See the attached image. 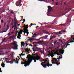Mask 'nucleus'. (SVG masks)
Wrapping results in <instances>:
<instances>
[{"label":"nucleus","mask_w":74,"mask_h":74,"mask_svg":"<svg viewBox=\"0 0 74 74\" xmlns=\"http://www.w3.org/2000/svg\"><path fill=\"white\" fill-rule=\"evenodd\" d=\"M30 55H29L27 56V58H29L30 57Z\"/></svg>","instance_id":"obj_35"},{"label":"nucleus","mask_w":74,"mask_h":74,"mask_svg":"<svg viewBox=\"0 0 74 74\" xmlns=\"http://www.w3.org/2000/svg\"><path fill=\"white\" fill-rule=\"evenodd\" d=\"M74 42V41H70V42Z\"/></svg>","instance_id":"obj_51"},{"label":"nucleus","mask_w":74,"mask_h":74,"mask_svg":"<svg viewBox=\"0 0 74 74\" xmlns=\"http://www.w3.org/2000/svg\"><path fill=\"white\" fill-rule=\"evenodd\" d=\"M68 45H70V44H67L66 45V47H67V46H68Z\"/></svg>","instance_id":"obj_30"},{"label":"nucleus","mask_w":74,"mask_h":74,"mask_svg":"<svg viewBox=\"0 0 74 74\" xmlns=\"http://www.w3.org/2000/svg\"><path fill=\"white\" fill-rule=\"evenodd\" d=\"M33 40V38H31V39H29V40Z\"/></svg>","instance_id":"obj_36"},{"label":"nucleus","mask_w":74,"mask_h":74,"mask_svg":"<svg viewBox=\"0 0 74 74\" xmlns=\"http://www.w3.org/2000/svg\"><path fill=\"white\" fill-rule=\"evenodd\" d=\"M3 20H1V23H3Z\"/></svg>","instance_id":"obj_43"},{"label":"nucleus","mask_w":74,"mask_h":74,"mask_svg":"<svg viewBox=\"0 0 74 74\" xmlns=\"http://www.w3.org/2000/svg\"><path fill=\"white\" fill-rule=\"evenodd\" d=\"M17 27L16 26H14V30H15V29H16Z\"/></svg>","instance_id":"obj_24"},{"label":"nucleus","mask_w":74,"mask_h":74,"mask_svg":"<svg viewBox=\"0 0 74 74\" xmlns=\"http://www.w3.org/2000/svg\"><path fill=\"white\" fill-rule=\"evenodd\" d=\"M27 36H28V34L27 33Z\"/></svg>","instance_id":"obj_64"},{"label":"nucleus","mask_w":74,"mask_h":74,"mask_svg":"<svg viewBox=\"0 0 74 74\" xmlns=\"http://www.w3.org/2000/svg\"><path fill=\"white\" fill-rule=\"evenodd\" d=\"M52 25L53 24H57V21H55L54 22L52 23Z\"/></svg>","instance_id":"obj_19"},{"label":"nucleus","mask_w":74,"mask_h":74,"mask_svg":"<svg viewBox=\"0 0 74 74\" xmlns=\"http://www.w3.org/2000/svg\"><path fill=\"white\" fill-rule=\"evenodd\" d=\"M14 21H16V18H14Z\"/></svg>","instance_id":"obj_48"},{"label":"nucleus","mask_w":74,"mask_h":74,"mask_svg":"<svg viewBox=\"0 0 74 74\" xmlns=\"http://www.w3.org/2000/svg\"><path fill=\"white\" fill-rule=\"evenodd\" d=\"M48 13H49L52 10V7H51L50 6H48Z\"/></svg>","instance_id":"obj_7"},{"label":"nucleus","mask_w":74,"mask_h":74,"mask_svg":"<svg viewBox=\"0 0 74 74\" xmlns=\"http://www.w3.org/2000/svg\"><path fill=\"white\" fill-rule=\"evenodd\" d=\"M56 52H57V53L58 52H59L60 53V54H62V55H63V53H64V51L62 50V49H57L56 50Z\"/></svg>","instance_id":"obj_4"},{"label":"nucleus","mask_w":74,"mask_h":74,"mask_svg":"<svg viewBox=\"0 0 74 74\" xmlns=\"http://www.w3.org/2000/svg\"><path fill=\"white\" fill-rule=\"evenodd\" d=\"M24 45L25 43H24V42H21V47H22V46L23 47H24Z\"/></svg>","instance_id":"obj_10"},{"label":"nucleus","mask_w":74,"mask_h":74,"mask_svg":"<svg viewBox=\"0 0 74 74\" xmlns=\"http://www.w3.org/2000/svg\"><path fill=\"white\" fill-rule=\"evenodd\" d=\"M23 32H24V34H25V32L23 31Z\"/></svg>","instance_id":"obj_58"},{"label":"nucleus","mask_w":74,"mask_h":74,"mask_svg":"<svg viewBox=\"0 0 74 74\" xmlns=\"http://www.w3.org/2000/svg\"><path fill=\"white\" fill-rule=\"evenodd\" d=\"M28 45V44H26V47H27V46Z\"/></svg>","instance_id":"obj_52"},{"label":"nucleus","mask_w":74,"mask_h":74,"mask_svg":"<svg viewBox=\"0 0 74 74\" xmlns=\"http://www.w3.org/2000/svg\"><path fill=\"white\" fill-rule=\"evenodd\" d=\"M46 34H49V35H50V34H49V33H46Z\"/></svg>","instance_id":"obj_42"},{"label":"nucleus","mask_w":74,"mask_h":74,"mask_svg":"<svg viewBox=\"0 0 74 74\" xmlns=\"http://www.w3.org/2000/svg\"><path fill=\"white\" fill-rule=\"evenodd\" d=\"M5 40H6V39L5 38H4L3 39V41L1 43V44H2V43H3V42H5V41H5Z\"/></svg>","instance_id":"obj_20"},{"label":"nucleus","mask_w":74,"mask_h":74,"mask_svg":"<svg viewBox=\"0 0 74 74\" xmlns=\"http://www.w3.org/2000/svg\"><path fill=\"white\" fill-rule=\"evenodd\" d=\"M57 41H55L54 42V44H56V42H57Z\"/></svg>","instance_id":"obj_27"},{"label":"nucleus","mask_w":74,"mask_h":74,"mask_svg":"<svg viewBox=\"0 0 74 74\" xmlns=\"http://www.w3.org/2000/svg\"><path fill=\"white\" fill-rule=\"evenodd\" d=\"M10 63V64H12V63H13V61H8L7 62V63Z\"/></svg>","instance_id":"obj_14"},{"label":"nucleus","mask_w":74,"mask_h":74,"mask_svg":"<svg viewBox=\"0 0 74 74\" xmlns=\"http://www.w3.org/2000/svg\"><path fill=\"white\" fill-rule=\"evenodd\" d=\"M57 33L56 32H53L52 34H53V35L52 37H51L50 39V40H51V39L52 38H56V36L57 35V34H56Z\"/></svg>","instance_id":"obj_6"},{"label":"nucleus","mask_w":74,"mask_h":74,"mask_svg":"<svg viewBox=\"0 0 74 74\" xmlns=\"http://www.w3.org/2000/svg\"><path fill=\"white\" fill-rule=\"evenodd\" d=\"M15 27V26H13L12 27V29H13V28H14V27Z\"/></svg>","instance_id":"obj_39"},{"label":"nucleus","mask_w":74,"mask_h":74,"mask_svg":"<svg viewBox=\"0 0 74 74\" xmlns=\"http://www.w3.org/2000/svg\"><path fill=\"white\" fill-rule=\"evenodd\" d=\"M1 18H2L1 16H0V20H1Z\"/></svg>","instance_id":"obj_47"},{"label":"nucleus","mask_w":74,"mask_h":74,"mask_svg":"<svg viewBox=\"0 0 74 74\" xmlns=\"http://www.w3.org/2000/svg\"><path fill=\"white\" fill-rule=\"evenodd\" d=\"M32 50H33V51H34V52H33V53H32L33 54V53H35V51H35L34 50V48H32Z\"/></svg>","instance_id":"obj_25"},{"label":"nucleus","mask_w":74,"mask_h":74,"mask_svg":"<svg viewBox=\"0 0 74 74\" xmlns=\"http://www.w3.org/2000/svg\"><path fill=\"white\" fill-rule=\"evenodd\" d=\"M40 59V57L38 56H36L34 57L33 59L32 58H29L28 61H26V60H25L24 59H21V60L22 61V59L23 60V62H24L21 63V64H25L24 65L25 67H26L27 66H29L30 63L32 62L33 60H34V62H36V60H38L39 59Z\"/></svg>","instance_id":"obj_1"},{"label":"nucleus","mask_w":74,"mask_h":74,"mask_svg":"<svg viewBox=\"0 0 74 74\" xmlns=\"http://www.w3.org/2000/svg\"><path fill=\"white\" fill-rule=\"evenodd\" d=\"M26 52H27V53H29V51H27V50H26Z\"/></svg>","instance_id":"obj_41"},{"label":"nucleus","mask_w":74,"mask_h":74,"mask_svg":"<svg viewBox=\"0 0 74 74\" xmlns=\"http://www.w3.org/2000/svg\"><path fill=\"white\" fill-rule=\"evenodd\" d=\"M20 32V33H22L23 32V31H21Z\"/></svg>","instance_id":"obj_33"},{"label":"nucleus","mask_w":74,"mask_h":74,"mask_svg":"<svg viewBox=\"0 0 74 74\" xmlns=\"http://www.w3.org/2000/svg\"><path fill=\"white\" fill-rule=\"evenodd\" d=\"M18 31H17L16 32V33L15 34V36H17V34H18Z\"/></svg>","instance_id":"obj_18"},{"label":"nucleus","mask_w":74,"mask_h":74,"mask_svg":"<svg viewBox=\"0 0 74 74\" xmlns=\"http://www.w3.org/2000/svg\"><path fill=\"white\" fill-rule=\"evenodd\" d=\"M37 55V53H36L35 54H34L33 53L32 54V56H36Z\"/></svg>","instance_id":"obj_22"},{"label":"nucleus","mask_w":74,"mask_h":74,"mask_svg":"<svg viewBox=\"0 0 74 74\" xmlns=\"http://www.w3.org/2000/svg\"><path fill=\"white\" fill-rule=\"evenodd\" d=\"M3 12H5L3 11V12H1V13H3Z\"/></svg>","instance_id":"obj_50"},{"label":"nucleus","mask_w":74,"mask_h":74,"mask_svg":"<svg viewBox=\"0 0 74 74\" xmlns=\"http://www.w3.org/2000/svg\"><path fill=\"white\" fill-rule=\"evenodd\" d=\"M51 62L52 63V64H57V65H59V63H56V62H55L53 61V62L51 61Z\"/></svg>","instance_id":"obj_12"},{"label":"nucleus","mask_w":74,"mask_h":74,"mask_svg":"<svg viewBox=\"0 0 74 74\" xmlns=\"http://www.w3.org/2000/svg\"><path fill=\"white\" fill-rule=\"evenodd\" d=\"M8 28H7L6 29L7 30H8Z\"/></svg>","instance_id":"obj_59"},{"label":"nucleus","mask_w":74,"mask_h":74,"mask_svg":"<svg viewBox=\"0 0 74 74\" xmlns=\"http://www.w3.org/2000/svg\"><path fill=\"white\" fill-rule=\"evenodd\" d=\"M52 47H53V46H51V47H49V48H50V49H52Z\"/></svg>","instance_id":"obj_32"},{"label":"nucleus","mask_w":74,"mask_h":74,"mask_svg":"<svg viewBox=\"0 0 74 74\" xmlns=\"http://www.w3.org/2000/svg\"><path fill=\"white\" fill-rule=\"evenodd\" d=\"M20 55V56H21L23 55V53H21V55Z\"/></svg>","instance_id":"obj_40"},{"label":"nucleus","mask_w":74,"mask_h":74,"mask_svg":"<svg viewBox=\"0 0 74 74\" xmlns=\"http://www.w3.org/2000/svg\"><path fill=\"white\" fill-rule=\"evenodd\" d=\"M18 59V58H16V60H15V59H14V60H13L14 62H15V63H17V64H18V61H19V59H18V60H17Z\"/></svg>","instance_id":"obj_9"},{"label":"nucleus","mask_w":74,"mask_h":74,"mask_svg":"<svg viewBox=\"0 0 74 74\" xmlns=\"http://www.w3.org/2000/svg\"><path fill=\"white\" fill-rule=\"evenodd\" d=\"M12 22H14V20L13 19H12Z\"/></svg>","instance_id":"obj_57"},{"label":"nucleus","mask_w":74,"mask_h":74,"mask_svg":"<svg viewBox=\"0 0 74 74\" xmlns=\"http://www.w3.org/2000/svg\"><path fill=\"white\" fill-rule=\"evenodd\" d=\"M38 1H43L41 0H38Z\"/></svg>","instance_id":"obj_44"},{"label":"nucleus","mask_w":74,"mask_h":74,"mask_svg":"<svg viewBox=\"0 0 74 74\" xmlns=\"http://www.w3.org/2000/svg\"><path fill=\"white\" fill-rule=\"evenodd\" d=\"M1 66H2V67H4V64H1Z\"/></svg>","instance_id":"obj_21"},{"label":"nucleus","mask_w":74,"mask_h":74,"mask_svg":"<svg viewBox=\"0 0 74 74\" xmlns=\"http://www.w3.org/2000/svg\"><path fill=\"white\" fill-rule=\"evenodd\" d=\"M41 38H42V37L40 38L39 39V40H40V39H41Z\"/></svg>","instance_id":"obj_49"},{"label":"nucleus","mask_w":74,"mask_h":74,"mask_svg":"<svg viewBox=\"0 0 74 74\" xmlns=\"http://www.w3.org/2000/svg\"><path fill=\"white\" fill-rule=\"evenodd\" d=\"M14 33V32L13 31V32L11 33V34H13V33Z\"/></svg>","instance_id":"obj_46"},{"label":"nucleus","mask_w":74,"mask_h":74,"mask_svg":"<svg viewBox=\"0 0 74 74\" xmlns=\"http://www.w3.org/2000/svg\"><path fill=\"white\" fill-rule=\"evenodd\" d=\"M27 28H28V26H27V27L26 28V29H24V31H25V32H26V31H27V32H28V31H29V30L27 29Z\"/></svg>","instance_id":"obj_15"},{"label":"nucleus","mask_w":74,"mask_h":74,"mask_svg":"<svg viewBox=\"0 0 74 74\" xmlns=\"http://www.w3.org/2000/svg\"><path fill=\"white\" fill-rule=\"evenodd\" d=\"M14 26H16V24L17 23L16 22H14Z\"/></svg>","instance_id":"obj_23"},{"label":"nucleus","mask_w":74,"mask_h":74,"mask_svg":"<svg viewBox=\"0 0 74 74\" xmlns=\"http://www.w3.org/2000/svg\"><path fill=\"white\" fill-rule=\"evenodd\" d=\"M24 20V22H22V23H24V22H25V19H23Z\"/></svg>","instance_id":"obj_28"},{"label":"nucleus","mask_w":74,"mask_h":74,"mask_svg":"<svg viewBox=\"0 0 74 74\" xmlns=\"http://www.w3.org/2000/svg\"><path fill=\"white\" fill-rule=\"evenodd\" d=\"M34 35L35 36H36V34L35 33H34Z\"/></svg>","instance_id":"obj_54"},{"label":"nucleus","mask_w":74,"mask_h":74,"mask_svg":"<svg viewBox=\"0 0 74 74\" xmlns=\"http://www.w3.org/2000/svg\"><path fill=\"white\" fill-rule=\"evenodd\" d=\"M61 58H61L60 56L59 58H57V59H56L55 58H53V59L51 60V62L55 61L56 62H59V61H58L57 60H58H58H59V59H61Z\"/></svg>","instance_id":"obj_5"},{"label":"nucleus","mask_w":74,"mask_h":74,"mask_svg":"<svg viewBox=\"0 0 74 74\" xmlns=\"http://www.w3.org/2000/svg\"><path fill=\"white\" fill-rule=\"evenodd\" d=\"M17 29H18V28H17H17H16L15 30H17Z\"/></svg>","instance_id":"obj_53"},{"label":"nucleus","mask_w":74,"mask_h":74,"mask_svg":"<svg viewBox=\"0 0 74 74\" xmlns=\"http://www.w3.org/2000/svg\"><path fill=\"white\" fill-rule=\"evenodd\" d=\"M62 32V30H61V31H60L59 32H58L57 33L56 32V34H57V33L58 34H63V33H61V32Z\"/></svg>","instance_id":"obj_11"},{"label":"nucleus","mask_w":74,"mask_h":74,"mask_svg":"<svg viewBox=\"0 0 74 74\" xmlns=\"http://www.w3.org/2000/svg\"><path fill=\"white\" fill-rule=\"evenodd\" d=\"M18 1H17L16 3V6H19V5H16V4H18Z\"/></svg>","instance_id":"obj_26"},{"label":"nucleus","mask_w":74,"mask_h":74,"mask_svg":"<svg viewBox=\"0 0 74 74\" xmlns=\"http://www.w3.org/2000/svg\"><path fill=\"white\" fill-rule=\"evenodd\" d=\"M11 25H13V23H12L11 24Z\"/></svg>","instance_id":"obj_63"},{"label":"nucleus","mask_w":74,"mask_h":74,"mask_svg":"<svg viewBox=\"0 0 74 74\" xmlns=\"http://www.w3.org/2000/svg\"><path fill=\"white\" fill-rule=\"evenodd\" d=\"M54 54H53V53H52L51 54V57H52V58H53V56H54Z\"/></svg>","instance_id":"obj_16"},{"label":"nucleus","mask_w":74,"mask_h":74,"mask_svg":"<svg viewBox=\"0 0 74 74\" xmlns=\"http://www.w3.org/2000/svg\"><path fill=\"white\" fill-rule=\"evenodd\" d=\"M11 33V32H9L8 34V35L9 36H10V34Z\"/></svg>","instance_id":"obj_29"},{"label":"nucleus","mask_w":74,"mask_h":74,"mask_svg":"<svg viewBox=\"0 0 74 74\" xmlns=\"http://www.w3.org/2000/svg\"><path fill=\"white\" fill-rule=\"evenodd\" d=\"M62 32H66V31H64V30H62Z\"/></svg>","instance_id":"obj_37"},{"label":"nucleus","mask_w":74,"mask_h":74,"mask_svg":"<svg viewBox=\"0 0 74 74\" xmlns=\"http://www.w3.org/2000/svg\"><path fill=\"white\" fill-rule=\"evenodd\" d=\"M58 5V3H56V5Z\"/></svg>","instance_id":"obj_62"},{"label":"nucleus","mask_w":74,"mask_h":74,"mask_svg":"<svg viewBox=\"0 0 74 74\" xmlns=\"http://www.w3.org/2000/svg\"><path fill=\"white\" fill-rule=\"evenodd\" d=\"M2 73V71H1V68H0V73Z\"/></svg>","instance_id":"obj_31"},{"label":"nucleus","mask_w":74,"mask_h":74,"mask_svg":"<svg viewBox=\"0 0 74 74\" xmlns=\"http://www.w3.org/2000/svg\"><path fill=\"white\" fill-rule=\"evenodd\" d=\"M20 25V24H18V26H19Z\"/></svg>","instance_id":"obj_61"},{"label":"nucleus","mask_w":74,"mask_h":74,"mask_svg":"<svg viewBox=\"0 0 74 74\" xmlns=\"http://www.w3.org/2000/svg\"><path fill=\"white\" fill-rule=\"evenodd\" d=\"M31 26H32V25H33V24L31 23Z\"/></svg>","instance_id":"obj_55"},{"label":"nucleus","mask_w":74,"mask_h":74,"mask_svg":"<svg viewBox=\"0 0 74 74\" xmlns=\"http://www.w3.org/2000/svg\"><path fill=\"white\" fill-rule=\"evenodd\" d=\"M7 31V30H6V31H3V32L2 33H3V32H6Z\"/></svg>","instance_id":"obj_34"},{"label":"nucleus","mask_w":74,"mask_h":74,"mask_svg":"<svg viewBox=\"0 0 74 74\" xmlns=\"http://www.w3.org/2000/svg\"><path fill=\"white\" fill-rule=\"evenodd\" d=\"M11 45L12 48L13 49H17L18 45H17V43L16 42L14 41L13 43L11 44Z\"/></svg>","instance_id":"obj_3"},{"label":"nucleus","mask_w":74,"mask_h":74,"mask_svg":"<svg viewBox=\"0 0 74 74\" xmlns=\"http://www.w3.org/2000/svg\"><path fill=\"white\" fill-rule=\"evenodd\" d=\"M34 47H37V45H35Z\"/></svg>","instance_id":"obj_56"},{"label":"nucleus","mask_w":74,"mask_h":74,"mask_svg":"<svg viewBox=\"0 0 74 74\" xmlns=\"http://www.w3.org/2000/svg\"><path fill=\"white\" fill-rule=\"evenodd\" d=\"M42 42H43L42 40H40L38 42H37V43H39V44H40V43H42Z\"/></svg>","instance_id":"obj_17"},{"label":"nucleus","mask_w":74,"mask_h":74,"mask_svg":"<svg viewBox=\"0 0 74 74\" xmlns=\"http://www.w3.org/2000/svg\"><path fill=\"white\" fill-rule=\"evenodd\" d=\"M48 35H47L45 36V37H46V38H47L48 37Z\"/></svg>","instance_id":"obj_45"},{"label":"nucleus","mask_w":74,"mask_h":74,"mask_svg":"<svg viewBox=\"0 0 74 74\" xmlns=\"http://www.w3.org/2000/svg\"><path fill=\"white\" fill-rule=\"evenodd\" d=\"M25 33H26L27 34H27H29V32H26Z\"/></svg>","instance_id":"obj_38"},{"label":"nucleus","mask_w":74,"mask_h":74,"mask_svg":"<svg viewBox=\"0 0 74 74\" xmlns=\"http://www.w3.org/2000/svg\"><path fill=\"white\" fill-rule=\"evenodd\" d=\"M21 34H22V33H21V32H19L18 33V36H17V38H18V39H21Z\"/></svg>","instance_id":"obj_8"},{"label":"nucleus","mask_w":74,"mask_h":74,"mask_svg":"<svg viewBox=\"0 0 74 74\" xmlns=\"http://www.w3.org/2000/svg\"><path fill=\"white\" fill-rule=\"evenodd\" d=\"M42 61H44L45 62H42L41 63V64L44 68H46L47 66L49 67V66H52V64H51L49 63V61H48L47 62V60L43 59L42 60H41V62H42Z\"/></svg>","instance_id":"obj_2"},{"label":"nucleus","mask_w":74,"mask_h":74,"mask_svg":"<svg viewBox=\"0 0 74 74\" xmlns=\"http://www.w3.org/2000/svg\"><path fill=\"white\" fill-rule=\"evenodd\" d=\"M60 41L61 42H63V41H62V40H61Z\"/></svg>","instance_id":"obj_60"},{"label":"nucleus","mask_w":74,"mask_h":74,"mask_svg":"<svg viewBox=\"0 0 74 74\" xmlns=\"http://www.w3.org/2000/svg\"><path fill=\"white\" fill-rule=\"evenodd\" d=\"M64 25H65V24H61L59 25H58V26H64Z\"/></svg>","instance_id":"obj_13"}]
</instances>
